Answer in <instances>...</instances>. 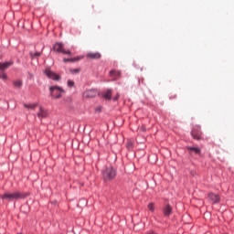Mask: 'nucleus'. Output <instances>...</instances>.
Returning <instances> with one entry per match:
<instances>
[{
	"instance_id": "f257e3e1",
	"label": "nucleus",
	"mask_w": 234,
	"mask_h": 234,
	"mask_svg": "<svg viewBox=\"0 0 234 234\" xmlns=\"http://www.w3.org/2000/svg\"><path fill=\"white\" fill-rule=\"evenodd\" d=\"M27 197H28V193L21 191L5 192L3 195H0L3 202H14L27 198Z\"/></svg>"
},
{
	"instance_id": "f03ea898",
	"label": "nucleus",
	"mask_w": 234,
	"mask_h": 234,
	"mask_svg": "<svg viewBox=\"0 0 234 234\" xmlns=\"http://www.w3.org/2000/svg\"><path fill=\"white\" fill-rule=\"evenodd\" d=\"M102 178L104 182H111L116 178V169L112 166H108L102 170Z\"/></svg>"
},
{
	"instance_id": "7ed1b4c3",
	"label": "nucleus",
	"mask_w": 234,
	"mask_h": 234,
	"mask_svg": "<svg viewBox=\"0 0 234 234\" xmlns=\"http://www.w3.org/2000/svg\"><path fill=\"white\" fill-rule=\"evenodd\" d=\"M65 92V90L59 86H51L49 87V96L53 100H59L61 96H63L61 93Z\"/></svg>"
},
{
	"instance_id": "20e7f679",
	"label": "nucleus",
	"mask_w": 234,
	"mask_h": 234,
	"mask_svg": "<svg viewBox=\"0 0 234 234\" xmlns=\"http://www.w3.org/2000/svg\"><path fill=\"white\" fill-rule=\"evenodd\" d=\"M44 73L47 78H48L49 80H53V81H59L61 80V77L58 74L50 70V69L48 68L45 69Z\"/></svg>"
},
{
	"instance_id": "39448f33",
	"label": "nucleus",
	"mask_w": 234,
	"mask_h": 234,
	"mask_svg": "<svg viewBox=\"0 0 234 234\" xmlns=\"http://www.w3.org/2000/svg\"><path fill=\"white\" fill-rule=\"evenodd\" d=\"M191 135L194 140H202V130L200 126H195L191 131Z\"/></svg>"
},
{
	"instance_id": "423d86ee",
	"label": "nucleus",
	"mask_w": 234,
	"mask_h": 234,
	"mask_svg": "<svg viewBox=\"0 0 234 234\" xmlns=\"http://www.w3.org/2000/svg\"><path fill=\"white\" fill-rule=\"evenodd\" d=\"M98 96V90L91 89L83 92L84 98H96Z\"/></svg>"
},
{
	"instance_id": "0eeeda50",
	"label": "nucleus",
	"mask_w": 234,
	"mask_h": 234,
	"mask_svg": "<svg viewBox=\"0 0 234 234\" xmlns=\"http://www.w3.org/2000/svg\"><path fill=\"white\" fill-rule=\"evenodd\" d=\"M163 215L165 217H171L173 215V207L171 205L167 204L163 207Z\"/></svg>"
},
{
	"instance_id": "6e6552de",
	"label": "nucleus",
	"mask_w": 234,
	"mask_h": 234,
	"mask_svg": "<svg viewBox=\"0 0 234 234\" xmlns=\"http://www.w3.org/2000/svg\"><path fill=\"white\" fill-rule=\"evenodd\" d=\"M12 65H14V61L13 60H9L7 62H0V72H5V70H6V69H9V67H12Z\"/></svg>"
},
{
	"instance_id": "1a4fd4ad",
	"label": "nucleus",
	"mask_w": 234,
	"mask_h": 234,
	"mask_svg": "<svg viewBox=\"0 0 234 234\" xmlns=\"http://www.w3.org/2000/svg\"><path fill=\"white\" fill-rule=\"evenodd\" d=\"M208 198L213 202V204H218L220 202V196L215 194V193H209Z\"/></svg>"
},
{
	"instance_id": "9d476101",
	"label": "nucleus",
	"mask_w": 234,
	"mask_h": 234,
	"mask_svg": "<svg viewBox=\"0 0 234 234\" xmlns=\"http://www.w3.org/2000/svg\"><path fill=\"white\" fill-rule=\"evenodd\" d=\"M53 50L55 52H58V54H63V51L65 50V48H63V43L57 42L53 46Z\"/></svg>"
},
{
	"instance_id": "9b49d317",
	"label": "nucleus",
	"mask_w": 234,
	"mask_h": 234,
	"mask_svg": "<svg viewBox=\"0 0 234 234\" xmlns=\"http://www.w3.org/2000/svg\"><path fill=\"white\" fill-rule=\"evenodd\" d=\"M86 58H88V59H100V58H101V53L100 52H89L86 55Z\"/></svg>"
},
{
	"instance_id": "f8f14e48",
	"label": "nucleus",
	"mask_w": 234,
	"mask_h": 234,
	"mask_svg": "<svg viewBox=\"0 0 234 234\" xmlns=\"http://www.w3.org/2000/svg\"><path fill=\"white\" fill-rule=\"evenodd\" d=\"M37 118H47L48 116V112L47 110L43 109L42 107L39 108V112L37 114Z\"/></svg>"
},
{
	"instance_id": "ddd939ff",
	"label": "nucleus",
	"mask_w": 234,
	"mask_h": 234,
	"mask_svg": "<svg viewBox=\"0 0 234 234\" xmlns=\"http://www.w3.org/2000/svg\"><path fill=\"white\" fill-rule=\"evenodd\" d=\"M102 98H104V100H109V101L112 100V89H108L106 90V92H104L102 94Z\"/></svg>"
},
{
	"instance_id": "4468645a",
	"label": "nucleus",
	"mask_w": 234,
	"mask_h": 234,
	"mask_svg": "<svg viewBox=\"0 0 234 234\" xmlns=\"http://www.w3.org/2000/svg\"><path fill=\"white\" fill-rule=\"evenodd\" d=\"M87 145H90V141L88 136L82 138V142L79 144V147H87Z\"/></svg>"
},
{
	"instance_id": "2eb2a0df",
	"label": "nucleus",
	"mask_w": 234,
	"mask_h": 234,
	"mask_svg": "<svg viewBox=\"0 0 234 234\" xmlns=\"http://www.w3.org/2000/svg\"><path fill=\"white\" fill-rule=\"evenodd\" d=\"M110 76H112V78L118 79V78H120V76H122V71L111 70L110 71Z\"/></svg>"
},
{
	"instance_id": "dca6fc26",
	"label": "nucleus",
	"mask_w": 234,
	"mask_h": 234,
	"mask_svg": "<svg viewBox=\"0 0 234 234\" xmlns=\"http://www.w3.org/2000/svg\"><path fill=\"white\" fill-rule=\"evenodd\" d=\"M81 58L77 57V58H63L64 63H74L76 61H80Z\"/></svg>"
},
{
	"instance_id": "f3484780",
	"label": "nucleus",
	"mask_w": 234,
	"mask_h": 234,
	"mask_svg": "<svg viewBox=\"0 0 234 234\" xmlns=\"http://www.w3.org/2000/svg\"><path fill=\"white\" fill-rule=\"evenodd\" d=\"M13 85L14 87H16V89H21V87H23V80H17L13 81Z\"/></svg>"
},
{
	"instance_id": "a211bd4d",
	"label": "nucleus",
	"mask_w": 234,
	"mask_h": 234,
	"mask_svg": "<svg viewBox=\"0 0 234 234\" xmlns=\"http://www.w3.org/2000/svg\"><path fill=\"white\" fill-rule=\"evenodd\" d=\"M26 109H30L31 111H36V107H37V103L33 104H24Z\"/></svg>"
},
{
	"instance_id": "6ab92c4d",
	"label": "nucleus",
	"mask_w": 234,
	"mask_h": 234,
	"mask_svg": "<svg viewBox=\"0 0 234 234\" xmlns=\"http://www.w3.org/2000/svg\"><path fill=\"white\" fill-rule=\"evenodd\" d=\"M189 153H195L196 154H200V148L198 147H190Z\"/></svg>"
},
{
	"instance_id": "aec40b11",
	"label": "nucleus",
	"mask_w": 234,
	"mask_h": 234,
	"mask_svg": "<svg viewBox=\"0 0 234 234\" xmlns=\"http://www.w3.org/2000/svg\"><path fill=\"white\" fill-rule=\"evenodd\" d=\"M0 80H3V81H6L8 80V75H6L5 71H0Z\"/></svg>"
},
{
	"instance_id": "412c9836",
	"label": "nucleus",
	"mask_w": 234,
	"mask_h": 234,
	"mask_svg": "<svg viewBox=\"0 0 234 234\" xmlns=\"http://www.w3.org/2000/svg\"><path fill=\"white\" fill-rule=\"evenodd\" d=\"M29 56L31 59H34V58H39V56H41V52H35V53L30 52Z\"/></svg>"
},
{
	"instance_id": "4be33fe9",
	"label": "nucleus",
	"mask_w": 234,
	"mask_h": 234,
	"mask_svg": "<svg viewBox=\"0 0 234 234\" xmlns=\"http://www.w3.org/2000/svg\"><path fill=\"white\" fill-rule=\"evenodd\" d=\"M148 209H149L150 211L154 212V203H150V204L148 205Z\"/></svg>"
},
{
	"instance_id": "5701e85b",
	"label": "nucleus",
	"mask_w": 234,
	"mask_h": 234,
	"mask_svg": "<svg viewBox=\"0 0 234 234\" xmlns=\"http://www.w3.org/2000/svg\"><path fill=\"white\" fill-rule=\"evenodd\" d=\"M80 69H70L71 74H80Z\"/></svg>"
},
{
	"instance_id": "b1692460",
	"label": "nucleus",
	"mask_w": 234,
	"mask_h": 234,
	"mask_svg": "<svg viewBox=\"0 0 234 234\" xmlns=\"http://www.w3.org/2000/svg\"><path fill=\"white\" fill-rule=\"evenodd\" d=\"M68 87H69V88L74 87V81H73V80H68Z\"/></svg>"
},
{
	"instance_id": "393cba45",
	"label": "nucleus",
	"mask_w": 234,
	"mask_h": 234,
	"mask_svg": "<svg viewBox=\"0 0 234 234\" xmlns=\"http://www.w3.org/2000/svg\"><path fill=\"white\" fill-rule=\"evenodd\" d=\"M65 103H70L72 101V99L70 97H67L64 99Z\"/></svg>"
},
{
	"instance_id": "a878e982",
	"label": "nucleus",
	"mask_w": 234,
	"mask_h": 234,
	"mask_svg": "<svg viewBox=\"0 0 234 234\" xmlns=\"http://www.w3.org/2000/svg\"><path fill=\"white\" fill-rule=\"evenodd\" d=\"M62 54H67L68 56H71L72 55V52H70V50H65L62 51Z\"/></svg>"
},
{
	"instance_id": "bb28decb",
	"label": "nucleus",
	"mask_w": 234,
	"mask_h": 234,
	"mask_svg": "<svg viewBox=\"0 0 234 234\" xmlns=\"http://www.w3.org/2000/svg\"><path fill=\"white\" fill-rule=\"evenodd\" d=\"M120 99V94L117 93L115 97H113V101H118V100Z\"/></svg>"
},
{
	"instance_id": "cd10ccee",
	"label": "nucleus",
	"mask_w": 234,
	"mask_h": 234,
	"mask_svg": "<svg viewBox=\"0 0 234 234\" xmlns=\"http://www.w3.org/2000/svg\"><path fill=\"white\" fill-rule=\"evenodd\" d=\"M141 131H142L143 133H145V132L147 131V129L145 128V126H142V127H141Z\"/></svg>"
},
{
	"instance_id": "c85d7f7f",
	"label": "nucleus",
	"mask_w": 234,
	"mask_h": 234,
	"mask_svg": "<svg viewBox=\"0 0 234 234\" xmlns=\"http://www.w3.org/2000/svg\"><path fill=\"white\" fill-rule=\"evenodd\" d=\"M96 111L97 112H101V108H97Z\"/></svg>"
},
{
	"instance_id": "c756f323",
	"label": "nucleus",
	"mask_w": 234,
	"mask_h": 234,
	"mask_svg": "<svg viewBox=\"0 0 234 234\" xmlns=\"http://www.w3.org/2000/svg\"><path fill=\"white\" fill-rule=\"evenodd\" d=\"M173 98H176V95H175Z\"/></svg>"
}]
</instances>
